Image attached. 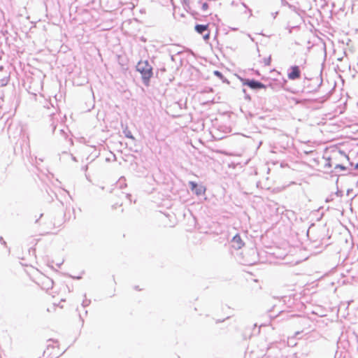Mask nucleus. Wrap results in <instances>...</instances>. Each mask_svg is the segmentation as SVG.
<instances>
[{
	"instance_id": "4be33fe9",
	"label": "nucleus",
	"mask_w": 358,
	"mask_h": 358,
	"mask_svg": "<svg viewBox=\"0 0 358 358\" xmlns=\"http://www.w3.org/2000/svg\"><path fill=\"white\" fill-rule=\"evenodd\" d=\"M182 3L183 5H186L189 3L188 0H182Z\"/></svg>"
},
{
	"instance_id": "7ed1b4c3",
	"label": "nucleus",
	"mask_w": 358,
	"mask_h": 358,
	"mask_svg": "<svg viewBox=\"0 0 358 358\" xmlns=\"http://www.w3.org/2000/svg\"><path fill=\"white\" fill-rule=\"evenodd\" d=\"M189 187L190 188L191 191L196 196L204 194L206 192V187L203 185H199L194 181L189 182Z\"/></svg>"
},
{
	"instance_id": "72a5a7b5",
	"label": "nucleus",
	"mask_w": 358,
	"mask_h": 358,
	"mask_svg": "<svg viewBox=\"0 0 358 358\" xmlns=\"http://www.w3.org/2000/svg\"><path fill=\"white\" fill-rule=\"evenodd\" d=\"M72 159H73V161H77L76 158L75 157H73V156H72Z\"/></svg>"
},
{
	"instance_id": "b1692460",
	"label": "nucleus",
	"mask_w": 358,
	"mask_h": 358,
	"mask_svg": "<svg viewBox=\"0 0 358 358\" xmlns=\"http://www.w3.org/2000/svg\"><path fill=\"white\" fill-rule=\"evenodd\" d=\"M87 168H88V166H87V165H86V166H83V167L82 168V169H83L84 171H86L87 170Z\"/></svg>"
},
{
	"instance_id": "39448f33",
	"label": "nucleus",
	"mask_w": 358,
	"mask_h": 358,
	"mask_svg": "<svg viewBox=\"0 0 358 358\" xmlns=\"http://www.w3.org/2000/svg\"><path fill=\"white\" fill-rule=\"evenodd\" d=\"M287 83V80L285 78H282L281 80H274L273 83H270L269 85H267V87H270L273 90L282 88L285 90H287V89L286 88Z\"/></svg>"
},
{
	"instance_id": "4468645a",
	"label": "nucleus",
	"mask_w": 358,
	"mask_h": 358,
	"mask_svg": "<svg viewBox=\"0 0 358 358\" xmlns=\"http://www.w3.org/2000/svg\"><path fill=\"white\" fill-rule=\"evenodd\" d=\"M335 169H339L342 171H345L347 169L346 166H345L344 165H342V164H336L334 167Z\"/></svg>"
},
{
	"instance_id": "6ab92c4d",
	"label": "nucleus",
	"mask_w": 358,
	"mask_h": 358,
	"mask_svg": "<svg viewBox=\"0 0 358 358\" xmlns=\"http://www.w3.org/2000/svg\"><path fill=\"white\" fill-rule=\"evenodd\" d=\"M339 152H340L342 155H343L345 157H346L348 160H349V157H348L345 154V152H344L343 151H341V150H340V151H339Z\"/></svg>"
},
{
	"instance_id": "412c9836",
	"label": "nucleus",
	"mask_w": 358,
	"mask_h": 358,
	"mask_svg": "<svg viewBox=\"0 0 358 358\" xmlns=\"http://www.w3.org/2000/svg\"><path fill=\"white\" fill-rule=\"evenodd\" d=\"M352 191H353L352 189H348L347 190V195L349 196Z\"/></svg>"
},
{
	"instance_id": "423d86ee",
	"label": "nucleus",
	"mask_w": 358,
	"mask_h": 358,
	"mask_svg": "<svg viewBox=\"0 0 358 358\" xmlns=\"http://www.w3.org/2000/svg\"><path fill=\"white\" fill-rule=\"evenodd\" d=\"M231 243L233 244V248L236 250L241 249L244 245V243L242 241L241 236L238 234L233 237Z\"/></svg>"
},
{
	"instance_id": "20e7f679",
	"label": "nucleus",
	"mask_w": 358,
	"mask_h": 358,
	"mask_svg": "<svg viewBox=\"0 0 358 358\" xmlns=\"http://www.w3.org/2000/svg\"><path fill=\"white\" fill-rule=\"evenodd\" d=\"M301 76V72L299 66H291L288 69L287 77L289 80H295L299 79Z\"/></svg>"
},
{
	"instance_id": "bb28decb",
	"label": "nucleus",
	"mask_w": 358,
	"mask_h": 358,
	"mask_svg": "<svg viewBox=\"0 0 358 358\" xmlns=\"http://www.w3.org/2000/svg\"><path fill=\"white\" fill-rule=\"evenodd\" d=\"M255 74L257 75V76H259L260 75L259 71L258 70H256L255 71Z\"/></svg>"
},
{
	"instance_id": "9b49d317",
	"label": "nucleus",
	"mask_w": 358,
	"mask_h": 358,
	"mask_svg": "<svg viewBox=\"0 0 358 358\" xmlns=\"http://www.w3.org/2000/svg\"><path fill=\"white\" fill-rule=\"evenodd\" d=\"M242 91H243V93L244 94V99L245 100L250 101L251 100V97H250V94H248L247 90L246 89H243Z\"/></svg>"
},
{
	"instance_id": "2f4dec72",
	"label": "nucleus",
	"mask_w": 358,
	"mask_h": 358,
	"mask_svg": "<svg viewBox=\"0 0 358 358\" xmlns=\"http://www.w3.org/2000/svg\"><path fill=\"white\" fill-rule=\"evenodd\" d=\"M73 278H76V279H80L81 277L80 276H76V277H73Z\"/></svg>"
},
{
	"instance_id": "cd10ccee",
	"label": "nucleus",
	"mask_w": 358,
	"mask_h": 358,
	"mask_svg": "<svg viewBox=\"0 0 358 358\" xmlns=\"http://www.w3.org/2000/svg\"><path fill=\"white\" fill-rule=\"evenodd\" d=\"M355 169H358V162L355 165Z\"/></svg>"
},
{
	"instance_id": "a878e982",
	"label": "nucleus",
	"mask_w": 358,
	"mask_h": 358,
	"mask_svg": "<svg viewBox=\"0 0 358 358\" xmlns=\"http://www.w3.org/2000/svg\"><path fill=\"white\" fill-rule=\"evenodd\" d=\"M127 197L131 200V195L130 194H127Z\"/></svg>"
},
{
	"instance_id": "f8f14e48",
	"label": "nucleus",
	"mask_w": 358,
	"mask_h": 358,
	"mask_svg": "<svg viewBox=\"0 0 358 358\" xmlns=\"http://www.w3.org/2000/svg\"><path fill=\"white\" fill-rule=\"evenodd\" d=\"M271 56H269L267 58H264V63L265 66H269L271 64Z\"/></svg>"
},
{
	"instance_id": "dca6fc26",
	"label": "nucleus",
	"mask_w": 358,
	"mask_h": 358,
	"mask_svg": "<svg viewBox=\"0 0 358 358\" xmlns=\"http://www.w3.org/2000/svg\"><path fill=\"white\" fill-rule=\"evenodd\" d=\"M206 31H207V33L203 34V40L206 41H208L210 38V31L208 30Z\"/></svg>"
},
{
	"instance_id": "0eeeda50",
	"label": "nucleus",
	"mask_w": 358,
	"mask_h": 358,
	"mask_svg": "<svg viewBox=\"0 0 358 358\" xmlns=\"http://www.w3.org/2000/svg\"><path fill=\"white\" fill-rule=\"evenodd\" d=\"M55 347L51 344L47 345V348L43 351V357L46 358H57L59 355L52 354L50 350H55Z\"/></svg>"
},
{
	"instance_id": "393cba45",
	"label": "nucleus",
	"mask_w": 358,
	"mask_h": 358,
	"mask_svg": "<svg viewBox=\"0 0 358 358\" xmlns=\"http://www.w3.org/2000/svg\"><path fill=\"white\" fill-rule=\"evenodd\" d=\"M322 83V78H320V83H319V85H318L317 87H320L321 86Z\"/></svg>"
},
{
	"instance_id": "1a4fd4ad",
	"label": "nucleus",
	"mask_w": 358,
	"mask_h": 358,
	"mask_svg": "<svg viewBox=\"0 0 358 358\" xmlns=\"http://www.w3.org/2000/svg\"><path fill=\"white\" fill-rule=\"evenodd\" d=\"M213 74L219 79H220L222 81V83L229 84V81L224 76L221 71L215 70L213 71Z\"/></svg>"
},
{
	"instance_id": "7c9ffc66",
	"label": "nucleus",
	"mask_w": 358,
	"mask_h": 358,
	"mask_svg": "<svg viewBox=\"0 0 358 358\" xmlns=\"http://www.w3.org/2000/svg\"><path fill=\"white\" fill-rule=\"evenodd\" d=\"M242 5H243L245 8H248V6H247V5H246L245 3H243H243H242Z\"/></svg>"
},
{
	"instance_id": "ddd939ff",
	"label": "nucleus",
	"mask_w": 358,
	"mask_h": 358,
	"mask_svg": "<svg viewBox=\"0 0 358 358\" xmlns=\"http://www.w3.org/2000/svg\"><path fill=\"white\" fill-rule=\"evenodd\" d=\"M90 303H91L90 300L85 299L83 301L82 306L84 308H85V307L88 306L90 304Z\"/></svg>"
},
{
	"instance_id": "aec40b11",
	"label": "nucleus",
	"mask_w": 358,
	"mask_h": 358,
	"mask_svg": "<svg viewBox=\"0 0 358 358\" xmlns=\"http://www.w3.org/2000/svg\"><path fill=\"white\" fill-rule=\"evenodd\" d=\"M0 241H1V244L4 245H6V241L3 240V238L2 237H0Z\"/></svg>"
},
{
	"instance_id": "f257e3e1",
	"label": "nucleus",
	"mask_w": 358,
	"mask_h": 358,
	"mask_svg": "<svg viewBox=\"0 0 358 358\" xmlns=\"http://www.w3.org/2000/svg\"><path fill=\"white\" fill-rule=\"evenodd\" d=\"M136 71L141 73V80L146 87L150 86V79L153 76V67L148 60H141L136 66Z\"/></svg>"
},
{
	"instance_id": "c85d7f7f",
	"label": "nucleus",
	"mask_w": 358,
	"mask_h": 358,
	"mask_svg": "<svg viewBox=\"0 0 358 358\" xmlns=\"http://www.w3.org/2000/svg\"><path fill=\"white\" fill-rule=\"evenodd\" d=\"M134 289H135L136 290H141V289H139L138 286H135V287H134Z\"/></svg>"
},
{
	"instance_id": "5701e85b",
	"label": "nucleus",
	"mask_w": 358,
	"mask_h": 358,
	"mask_svg": "<svg viewBox=\"0 0 358 358\" xmlns=\"http://www.w3.org/2000/svg\"><path fill=\"white\" fill-rule=\"evenodd\" d=\"M43 216V213H41V214L40 215V216H39V218H38V219H36L35 222H36V223H38V220H40Z\"/></svg>"
},
{
	"instance_id": "c756f323",
	"label": "nucleus",
	"mask_w": 358,
	"mask_h": 358,
	"mask_svg": "<svg viewBox=\"0 0 358 358\" xmlns=\"http://www.w3.org/2000/svg\"><path fill=\"white\" fill-rule=\"evenodd\" d=\"M300 334H301V332H300V331H296V332L295 333V336H298V335H299Z\"/></svg>"
},
{
	"instance_id": "c9c22d12",
	"label": "nucleus",
	"mask_w": 358,
	"mask_h": 358,
	"mask_svg": "<svg viewBox=\"0 0 358 358\" xmlns=\"http://www.w3.org/2000/svg\"><path fill=\"white\" fill-rule=\"evenodd\" d=\"M357 68H358V64H357Z\"/></svg>"
},
{
	"instance_id": "6e6552de",
	"label": "nucleus",
	"mask_w": 358,
	"mask_h": 358,
	"mask_svg": "<svg viewBox=\"0 0 358 358\" xmlns=\"http://www.w3.org/2000/svg\"><path fill=\"white\" fill-rule=\"evenodd\" d=\"M208 24H196L194 27V30L200 34H203L204 32L208 30Z\"/></svg>"
},
{
	"instance_id": "473e14b6",
	"label": "nucleus",
	"mask_w": 358,
	"mask_h": 358,
	"mask_svg": "<svg viewBox=\"0 0 358 358\" xmlns=\"http://www.w3.org/2000/svg\"><path fill=\"white\" fill-rule=\"evenodd\" d=\"M50 341H52V342H55V343H57V341H53L52 339H49V340H48V342H50Z\"/></svg>"
},
{
	"instance_id": "a211bd4d",
	"label": "nucleus",
	"mask_w": 358,
	"mask_h": 358,
	"mask_svg": "<svg viewBox=\"0 0 358 358\" xmlns=\"http://www.w3.org/2000/svg\"><path fill=\"white\" fill-rule=\"evenodd\" d=\"M336 194L338 196H343V192H342L341 191L338 190V191L336 192Z\"/></svg>"
},
{
	"instance_id": "f3484780",
	"label": "nucleus",
	"mask_w": 358,
	"mask_h": 358,
	"mask_svg": "<svg viewBox=\"0 0 358 358\" xmlns=\"http://www.w3.org/2000/svg\"><path fill=\"white\" fill-rule=\"evenodd\" d=\"M208 4L207 3H203L201 6V9L203 11H206L208 8Z\"/></svg>"
},
{
	"instance_id": "2eb2a0df",
	"label": "nucleus",
	"mask_w": 358,
	"mask_h": 358,
	"mask_svg": "<svg viewBox=\"0 0 358 358\" xmlns=\"http://www.w3.org/2000/svg\"><path fill=\"white\" fill-rule=\"evenodd\" d=\"M331 166H332V165H331V159H330V158H327V159H326V163H325V164H324V167H325V168H330V167H331Z\"/></svg>"
},
{
	"instance_id": "f704fd0d",
	"label": "nucleus",
	"mask_w": 358,
	"mask_h": 358,
	"mask_svg": "<svg viewBox=\"0 0 358 358\" xmlns=\"http://www.w3.org/2000/svg\"><path fill=\"white\" fill-rule=\"evenodd\" d=\"M80 319L82 320V323L83 324L84 320L82 319L81 316L80 315Z\"/></svg>"
},
{
	"instance_id": "f03ea898",
	"label": "nucleus",
	"mask_w": 358,
	"mask_h": 358,
	"mask_svg": "<svg viewBox=\"0 0 358 358\" xmlns=\"http://www.w3.org/2000/svg\"><path fill=\"white\" fill-rule=\"evenodd\" d=\"M241 81L243 85L248 86L251 90H259L262 89H266L267 85L262 83V82L257 80L255 79H250V78H241Z\"/></svg>"
},
{
	"instance_id": "9d476101",
	"label": "nucleus",
	"mask_w": 358,
	"mask_h": 358,
	"mask_svg": "<svg viewBox=\"0 0 358 358\" xmlns=\"http://www.w3.org/2000/svg\"><path fill=\"white\" fill-rule=\"evenodd\" d=\"M123 134H124L125 137L127 138H130L133 141L135 140L134 136L132 135L131 131L128 129V127L126 126V127L123 129Z\"/></svg>"
}]
</instances>
